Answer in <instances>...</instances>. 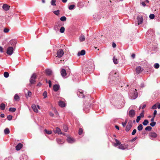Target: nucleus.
Masks as SVG:
<instances>
[{
	"label": "nucleus",
	"mask_w": 160,
	"mask_h": 160,
	"mask_svg": "<svg viewBox=\"0 0 160 160\" xmlns=\"http://www.w3.org/2000/svg\"><path fill=\"white\" fill-rule=\"evenodd\" d=\"M94 67L95 66L93 61L90 60L88 62L87 64L83 68L82 71L84 73H88L91 72H92Z\"/></svg>",
	"instance_id": "nucleus-1"
},
{
	"label": "nucleus",
	"mask_w": 160,
	"mask_h": 160,
	"mask_svg": "<svg viewBox=\"0 0 160 160\" xmlns=\"http://www.w3.org/2000/svg\"><path fill=\"white\" fill-rule=\"evenodd\" d=\"M138 97V93L137 92V90L135 89L133 91L131 92L129 94V98L131 99H135Z\"/></svg>",
	"instance_id": "nucleus-2"
},
{
	"label": "nucleus",
	"mask_w": 160,
	"mask_h": 160,
	"mask_svg": "<svg viewBox=\"0 0 160 160\" xmlns=\"http://www.w3.org/2000/svg\"><path fill=\"white\" fill-rule=\"evenodd\" d=\"M64 52L63 50L61 49H59L58 50L57 52V56L56 57H57L58 58H61L62 57V56L64 54Z\"/></svg>",
	"instance_id": "nucleus-3"
},
{
	"label": "nucleus",
	"mask_w": 160,
	"mask_h": 160,
	"mask_svg": "<svg viewBox=\"0 0 160 160\" xmlns=\"http://www.w3.org/2000/svg\"><path fill=\"white\" fill-rule=\"evenodd\" d=\"M14 48L12 47H9L7 49V53L9 55H11L13 53Z\"/></svg>",
	"instance_id": "nucleus-4"
},
{
	"label": "nucleus",
	"mask_w": 160,
	"mask_h": 160,
	"mask_svg": "<svg viewBox=\"0 0 160 160\" xmlns=\"http://www.w3.org/2000/svg\"><path fill=\"white\" fill-rule=\"evenodd\" d=\"M84 105L85 106L83 108V110L84 111L86 112H88L89 111V108L91 106V104L90 103H87L86 102H84Z\"/></svg>",
	"instance_id": "nucleus-5"
},
{
	"label": "nucleus",
	"mask_w": 160,
	"mask_h": 160,
	"mask_svg": "<svg viewBox=\"0 0 160 160\" xmlns=\"http://www.w3.org/2000/svg\"><path fill=\"white\" fill-rule=\"evenodd\" d=\"M137 20L138 21V24L139 25L142 24L143 21L142 17L141 15L138 16L137 18Z\"/></svg>",
	"instance_id": "nucleus-6"
},
{
	"label": "nucleus",
	"mask_w": 160,
	"mask_h": 160,
	"mask_svg": "<svg viewBox=\"0 0 160 160\" xmlns=\"http://www.w3.org/2000/svg\"><path fill=\"white\" fill-rule=\"evenodd\" d=\"M132 121H129L128 123V124L126 126L125 129V130L126 132H128L131 128L132 126Z\"/></svg>",
	"instance_id": "nucleus-7"
},
{
	"label": "nucleus",
	"mask_w": 160,
	"mask_h": 160,
	"mask_svg": "<svg viewBox=\"0 0 160 160\" xmlns=\"http://www.w3.org/2000/svg\"><path fill=\"white\" fill-rule=\"evenodd\" d=\"M135 111L132 109L130 110L128 112V115L131 118L133 117L135 115Z\"/></svg>",
	"instance_id": "nucleus-8"
},
{
	"label": "nucleus",
	"mask_w": 160,
	"mask_h": 160,
	"mask_svg": "<svg viewBox=\"0 0 160 160\" xmlns=\"http://www.w3.org/2000/svg\"><path fill=\"white\" fill-rule=\"evenodd\" d=\"M17 43V41L16 40L13 39L11 40L8 43L9 45L12 46V47H14Z\"/></svg>",
	"instance_id": "nucleus-9"
},
{
	"label": "nucleus",
	"mask_w": 160,
	"mask_h": 160,
	"mask_svg": "<svg viewBox=\"0 0 160 160\" xmlns=\"http://www.w3.org/2000/svg\"><path fill=\"white\" fill-rule=\"evenodd\" d=\"M128 145L124 144H120L118 146V148L122 150H124L128 148Z\"/></svg>",
	"instance_id": "nucleus-10"
},
{
	"label": "nucleus",
	"mask_w": 160,
	"mask_h": 160,
	"mask_svg": "<svg viewBox=\"0 0 160 160\" xmlns=\"http://www.w3.org/2000/svg\"><path fill=\"white\" fill-rule=\"evenodd\" d=\"M53 132L55 133H57L58 134H62L61 129L58 127H57L55 130H54Z\"/></svg>",
	"instance_id": "nucleus-11"
},
{
	"label": "nucleus",
	"mask_w": 160,
	"mask_h": 160,
	"mask_svg": "<svg viewBox=\"0 0 160 160\" xmlns=\"http://www.w3.org/2000/svg\"><path fill=\"white\" fill-rule=\"evenodd\" d=\"M67 141L68 143H72L75 142V140L73 138L68 137L67 138Z\"/></svg>",
	"instance_id": "nucleus-12"
},
{
	"label": "nucleus",
	"mask_w": 160,
	"mask_h": 160,
	"mask_svg": "<svg viewBox=\"0 0 160 160\" xmlns=\"http://www.w3.org/2000/svg\"><path fill=\"white\" fill-rule=\"evenodd\" d=\"M77 94L78 97H79L80 98H83L84 97V95L83 93V92L81 90H80V91H79L78 92Z\"/></svg>",
	"instance_id": "nucleus-13"
},
{
	"label": "nucleus",
	"mask_w": 160,
	"mask_h": 160,
	"mask_svg": "<svg viewBox=\"0 0 160 160\" xmlns=\"http://www.w3.org/2000/svg\"><path fill=\"white\" fill-rule=\"evenodd\" d=\"M60 88V86L58 85L55 84L53 86V89L55 92L57 91Z\"/></svg>",
	"instance_id": "nucleus-14"
},
{
	"label": "nucleus",
	"mask_w": 160,
	"mask_h": 160,
	"mask_svg": "<svg viewBox=\"0 0 160 160\" xmlns=\"http://www.w3.org/2000/svg\"><path fill=\"white\" fill-rule=\"evenodd\" d=\"M10 7L7 4H4L2 7V8L5 11L9 10Z\"/></svg>",
	"instance_id": "nucleus-15"
},
{
	"label": "nucleus",
	"mask_w": 160,
	"mask_h": 160,
	"mask_svg": "<svg viewBox=\"0 0 160 160\" xmlns=\"http://www.w3.org/2000/svg\"><path fill=\"white\" fill-rule=\"evenodd\" d=\"M58 104L62 108L66 106L65 103L62 101H60L58 102Z\"/></svg>",
	"instance_id": "nucleus-16"
},
{
	"label": "nucleus",
	"mask_w": 160,
	"mask_h": 160,
	"mask_svg": "<svg viewBox=\"0 0 160 160\" xmlns=\"http://www.w3.org/2000/svg\"><path fill=\"white\" fill-rule=\"evenodd\" d=\"M142 71V68L140 66L137 67L136 68V71L137 73L139 74Z\"/></svg>",
	"instance_id": "nucleus-17"
},
{
	"label": "nucleus",
	"mask_w": 160,
	"mask_h": 160,
	"mask_svg": "<svg viewBox=\"0 0 160 160\" xmlns=\"http://www.w3.org/2000/svg\"><path fill=\"white\" fill-rule=\"evenodd\" d=\"M22 144L21 143H19L16 146V149L17 150H19L22 148Z\"/></svg>",
	"instance_id": "nucleus-18"
},
{
	"label": "nucleus",
	"mask_w": 160,
	"mask_h": 160,
	"mask_svg": "<svg viewBox=\"0 0 160 160\" xmlns=\"http://www.w3.org/2000/svg\"><path fill=\"white\" fill-rule=\"evenodd\" d=\"M85 54V51L84 50H82L81 52H79L78 54V56H79L81 55H84Z\"/></svg>",
	"instance_id": "nucleus-19"
},
{
	"label": "nucleus",
	"mask_w": 160,
	"mask_h": 160,
	"mask_svg": "<svg viewBox=\"0 0 160 160\" xmlns=\"http://www.w3.org/2000/svg\"><path fill=\"white\" fill-rule=\"evenodd\" d=\"M149 135L150 137L153 138H155L157 137V134L155 132H151L149 133Z\"/></svg>",
	"instance_id": "nucleus-20"
},
{
	"label": "nucleus",
	"mask_w": 160,
	"mask_h": 160,
	"mask_svg": "<svg viewBox=\"0 0 160 160\" xmlns=\"http://www.w3.org/2000/svg\"><path fill=\"white\" fill-rule=\"evenodd\" d=\"M46 72L47 75H50L52 73V71L49 69H47L46 70Z\"/></svg>",
	"instance_id": "nucleus-21"
},
{
	"label": "nucleus",
	"mask_w": 160,
	"mask_h": 160,
	"mask_svg": "<svg viewBox=\"0 0 160 160\" xmlns=\"http://www.w3.org/2000/svg\"><path fill=\"white\" fill-rule=\"evenodd\" d=\"M61 75L62 77H64L66 76V70L64 69H62L61 71Z\"/></svg>",
	"instance_id": "nucleus-22"
},
{
	"label": "nucleus",
	"mask_w": 160,
	"mask_h": 160,
	"mask_svg": "<svg viewBox=\"0 0 160 160\" xmlns=\"http://www.w3.org/2000/svg\"><path fill=\"white\" fill-rule=\"evenodd\" d=\"M32 107L34 112H38V109L35 104H33L32 106Z\"/></svg>",
	"instance_id": "nucleus-23"
},
{
	"label": "nucleus",
	"mask_w": 160,
	"mask_h": 160,
	"mask_svg": "<svg viewBox=\"0 0 160 160\" xmlns=\"http://www.w3.org/2000/svg\"><path fill=\"white\" fill-rule=\"evenodd\" d=\"M115 141L116 142V143L114 144V146L115 147H117L118 145H120L121 144V142L117 139H115Z\"/></svg>",
	"instance_id": "nucleus-24"
},
{
	"label": "nucleus",
	"mask_w": 160,
	"mask_h": 160,
	"mask_svg": "<svg viewBox=\"0 0 160 160\" xmlns=\"http://www.w3.org/2000/svg\"><path fill=\"white\" fill-rule=\"evenodd\" d=\"M79 40L80 42H83L85 40V38L84 36L82 35H81L79 38Z\"/></svg>",
	"instance_id": "nucleus-25"
},
{
	"label": "nucleus",
	"mask_w": 160,
	"mask_h": 160,
	"mask_svg": "<svg viewBox=\"0 0 160 160\" xmlns=\"http://www.w3.org/2000/svg\"><path fill=\"white\" fill-rule=\"evenodd\" d=\"M5 107V105L4 103H2L0 105V108L2 110H4Z\"/></svg>",
	"instance_id": "nucleus-26"
},
{
	"label": "nucleus",
	"mask_w": 160,
	"mask_h": 160,
	"mask_svg": "<svg viewBox=\"0 0 160 160\" xmlns=\"http://www.w3.org/2000/svg\"><path fill=\"white\" fill-rule=\"evenodd\" d=\"M4 133L5 134H8L10 133V130L9 129L7 128H5L4 130Z\"/></svg>",
	"instance_id": "nucleus-27"
},
{
	"label": "nucleus",
	"mask_w": 160,
	"mask_h": 160,
	"mask_svg": "<svg viewBox=\"0 0 160 160\" xmlns=\"http://www.w3.org/2000/svg\"><path fill=\"white\" fill-rule=\"evenodd\" d=\"M113 62L115 64H117L118 63V59L115 58V56H114L113 58Z\"/></svg>",
	"instance_id": "nucleus-28"
},
{
	"label": "nucleus",
	"mask_w": 160,
	"mask_h": 160,
	"mask_svg": "<svg viewBox=\"0 0 160 160\" xmlns=\"http://www.w3.org/2000/svg\"><path fill=\"white\" fill-rule=\"evenodd\" d=\"M137 129L138 131H141L143 129L142 125L141 124L139 125V126L138 127Z\"/></svg>",
	"instance_id": "nucleus-29"
},
{
	"label": "nucleus",
	"mask_w": 160,
	"mask_h": 160,
	"mask_svg": "<svg viewBox=\"0 0 160 160\" xmlns=\"http://www.w3.org/2000/svg\"><path fill=\"white\" fill-rule=\"evenodd\" d=\"M149 122L148 120L145 119L142 122V124L144 126L147 125L148 123Z\"/></svg>",
	"instance_id": "nucleus-30"
},
{
	"label": "nucleus",
	"mask_w": 160,
	"mask_h": 160,
	"mask_svg": "<svg viewBox=\"0 0 160 160\" xmlns=\"http://www.w3.org/2000/svg\"><path fill=\"white\" fill-rule=\"evenodd\" d=\"M63 128L65 132H67L68 130V126L65 124L63 125Z\"/></svg>",
	"instance_id": "nucleus-31"
},
{
	"label": "nucleus",
	"mask_w": 160,
	"mask_h": 160,
	"mask_svg": "<svg viewBox=\"0 0 160 160\" xmlns=\"http://www.w3.org/2000/svg\"><path fill=\"white\" fill-rule=\"evenodd\" d=\"M32 93L30 91H28L27 94H26V97L27 98L31 96Z\"/></svg>",
	"instance_id": "nucleus-32"
},
{
	"label": "nucleus",
	"mask_w": 160,
	"mask_h": 160,
	"mask_svg": "<svg viewBox=\"0 0 160 160\" xmlns=\"http://www.w3.org/2000/svg\"><path fill=\"white\" fill-rule=\"evenodd\" d=\"M75 7V5H70L68 7V8L69 10H72Z\"/></svg>",
	"instance_id": "nucleus-33"
},
{
	"label": "nucleus",
	"mask_w": 160,
	"mask_h": 160,
	"mask_svg": "<svg viewBox=\"0 0 160 160\" xmlns=\"http://www.w3.org/2000/svg\"><path fill=\"white\" fill-rule=\"evenodd\" d=\"M4 76L5 78H7L9 76V74L8 72H6L4 73Z\"/></svg>",
	"instance_id": "nucleus-34"
},
{
	"label": "nucleus",
	"mask_w": 160,
	"mask_h": 160,
	"mask_svg": "<svg viewBox=\"0 0 160 160\" xmlns=\"http://www.w3.org/2000/svg\"><path fill=\"white\" fill-rule=\"evenodd\" d=\"M65 28L63 27H62L60 29V32L61 33H62L64 32Z\"/></svg>",
	"instance_id": "nucleus-35"
},
{
	"label": "nucleus",
	"mask_w": 160,
	"mask_h": 160,
	"mask_svg": "<svg viewBox=\"0 0 160 160\" xmlns=\"http://www.w3.org/2000/svg\"><path fill=\"white\" fill-rule=\"evenodd\" d=\"M16 110V109L15 108H10L9 109V111L10 112H14Z\"/></svg>",
	"instance_id": "nucleus-36"
},
{
	"label": "nucleus",
	"mask_w": 160,
	"mask_h": 160,
	"mask_svg": "<svg viewBox=\"0 0 160 160\" xmlns=\"http://www.w3.org/2000/svg\"><path fill=\"white\" fill-rule=\"evenodd\" d=\"M116 72H111L109 74V78H110L111 77H112L113 74L115 75L116 74Z\"/></svg>",
	"instance_id": "nucleus-37"
},
{
	"label": "nucleus",
	"mask_w": 160,
	"mask_h": 160,
	"mask_svg": "<svg viewBox=\"0 0 160 160\" xmlns=\"http://www.w3.org/2000/svg\"><path fill=\"white\" fill-rule=\"evenodd\" d=\"M14 98L15 100H18L19 99L18 95L17 94L15 95Z\"/></svg>",
	"instance_id": "nucleus-38"
},
{
	"label": "nucleus",
	"mask_w": 160,
	"mask_h": 160,
	"mask_svg": "<svg viewBox=\"0 0 160 160\" xmlns=\"http://www.w3.org/2000/svg\"><path fill=\"white\" fill-rule=\"evenodd\" d=\"M66 18L65 16H62L60 18V20L61 21H65L66 20Z\"/></svg>",
	"instance_id": "nucleus-39"
},
{
	"label": "nucleus",
	"mask_w": 160,
	"mask_h": 160,
	"mask_svg": "<svg viewBox=\"0 0 160 160\" xmlns=\"http://www.w3.org/2000/svg\"><path fill=\"white\" fill-rule=\"evenodd\" d=\"M55 2L56 0H52L51 2V4L52 6H55L56 5Z\"/></svg>",
	"instance_id": "nucleus-40"
},
{
	"label": "nucleus",
	"mask_w": 160,
	"mask_h": 160,
	"mask_svg": "<svg viewBox=\"0 0 160 160\" xmlns=\"http://www.w3.org/2000/svg\"><path fill=\"white\" fill-rule=\"evenodd\" d=\"M31 78L35 79L37 78V75L35 73H33L31 77Z\"/></svg>",
	"instance_id": "nucleus-41"
},
{
	"label": "nucleus",
	"mask_w": 160,
	"mask_h": 160,
	"mask_svg": "<svg viewBox=\"0 0 160 160\" xmlns=\"http://www.w3.org/2000/svg\"><path fill=\"white\" fill-rule=\"evenodd\" d=\"M152 129V128L150 126H148L145 128V130L146 131H150Z\"/></svg>",
	"instance_id": "nucleus-42"
},
{
	"label": "nucleus",
	"mask_w": 160,
	"mask_h": 160,
	"mask_svg": "<svg viewBox=\"0 0 160 160\" xmlns=\"http://www.w3.org/2000/svg\"><path fill=\"white\" fill-rule=\"evenodd\" d=\"M36 82L35 79L31 78L30 79V82L31 84H33Z\"/></svg>",
	"instance_id": "nucleus-43"
},
{
	"label": "nucleus",
	"mask_w": 160,
	"mask_h": 160,
	"mask_svg": "<svg viewBox=\"0 0 160 160\" xmlns=\"http://www.w3.org/2000/svg\"><path fill=\"white\" fill-rule=\"evenodd\" d=\"M154 66L155 68L158 69L159 68V65L158 63H156L154 64Z\"/></svg>",
	"instance_id": "nucleus-44"
},
{
	"label": "nucleus",
	"mask_w": 160,
	"mask_h": 160,
	"mask_svg": "<svg viewBox=\"0 0 160 160\" xmlns=\"http://www.w3.org/2000/svg\"><path fill=\"white\" fill-rule=\"evenodd\" d=\"M45 131V132L47 134H51L52 133V132L50 130V131H48L46 129H45L44 130Z\"/></svg>",
	"instance_id": "nucleus-45"
},
{
	"label": "nucleus",
	"mask_w": 160,
	"mask_h": 160,
	"mask_svg": "<svg viewBox=\"0 0 160 160\" xmlns=\"http://www.w3.org/2000/svg\"><path fill=\"white\" fill-rule=\"evenodd\" d=\"M53 13L55 15H58L59 14V10H58L57 11H54L53 12Z\"/></svg>",
	"instance_id": "nucleus-46"
},
{
	"label": "nucleus",
	"mask_w": 160,
	"mask_h": 160,
	"mask_svg": "<svg viewBox=\"0 0 160 160\" xmlns=\"http://www.w3.org/2000/svg\"><path fill=\"white\" fill-rule=\"evenodd\" d=\"M83 130L82 129L80 128L79 129L78 131V134L79 135H81L82 133Z\"/></svg>",
	"instance_id": "nucleus-47"
},
{
	"label": "nucleus",
	"mask_w": 160,
	"mask_h": 160,
	"mask_svg": "<svg viewBox=\"0 0 160 160\" xmlns=\"http://www.w3.org/2000/svg\"><path fill=\"white\" fill-rule=\"evenodd\" d=\"M54 29L56 31H57L58 30L59 28L57 25H55L54 26Z\"/></svg>",
	"instance_id": "nucleus-48"
},
{
	"label": "nucleus",
	"mask_w": 160,
	"mask_h": 160,
	"mask_svg": "<svg viewBox=\"0 0 160 160\" xmlns=\"http://www.w3.org/2000/svg\"><path fill=\"white\" fill-rule=\"evenodd\" d=\"M156 124V122H151L150 123V125L151 126L153 127H154L155 125Z\"/></svg>",
	"instance_id": "nucleus-49"
},
{
	"label": "nucleus",
	"mask_w": 160,
	"mask_h": 160,
	"mask_svg": "<svg viewBox=\"0 0 160 160\" xmlns=\"http://www.w3.org/2000/svg\"><path fill=\"white\" fill-rule=\"evenodd\" d=\"M154 17H155V16L154 14H150L149 15V18L150 19H153L154 18Z\"/></svg>",
	"instance_id": "nucleus-50"
},
{
	"label": "nucleus",
	"mask_w": 160,
	"mask_h": 160,
	"mask_svg": "<svg viewBox=\"0 0 160 160\" xmlns=\"http://www.w3.org/2000/svg\"><path fill=\"white\" fill-rule=\"evenodd\" d=\"M47 92L46 91H45L44 92L43 95L44 97V98H46L47 97Z\"/></svg>",
	"instance_id": "nucleus-51"
},
{
	"label": "nucleus",
	"mask_w": 160,
	"mask_h": 160,
	"mask_svg": "<svg viewBox=\"0 0 160 160\" xmlns=\"http://www.w3.org/2000/svg\"><path fill=\"white\" fill-rule=\"evenodd\" d=\"M12 117L11 115H8L7 117V119L8 120H11L12 119Z\"/></svg>",
	"instance_id": "nucleus-52"
},
{
	"label": "nucleus",
	"mask_w": 160,
	"mask_h": 160,
	"mask_svg": "<svg viewBox=\"0 0 160 160\" xmlns=\"http://www.w3.org/2000/svg\"><path fill=\"white\" fill-rule=\"evenodd\" d=\"M140 119H141L140 116H138L137 117V118L136 119V122L137 123H138L139 122V121L140 120Z\"/></svg>",
	"instance_id": "nucleus-53"
},
{
	"label": "nucleus",
	"mask_w": 160,
	"mask_h": 160,
	"mask_svg": "<svg viewBox=\"0 0 160 160\" xmlns=\"http://www.w3.org/2000/svg\"><path fill=\"white\" fill-rule=\"evenodd\" d=\"M57 142L61 144L62 142H63L60 139H57Z\"/></svg>",
	"instance_id": "nucleus-54"
},
{
	"label": "nucleus",
	"mask_w": 160,
	"mask_h": 160,
	"mask_svg": "<svg viewBox=\"0 0 160 160\" xmlns=\"http://www.w3.org/2000/svg\"><path fill=\"white\" fill-rule=\"evenodd\" d=\"M136 132H137L136 130V129H134L133 130V131H132V135H134L136 133Z\"/></svg>",
	"instance_id": "nucleus-55"
},
{
	"label": "nucleus",
	"mask_w": 160,
	"mask_h": 160,
	"mask_svg": "<svg viewBox=\"0 0 160 160\" xmlns=\"http://www.w3.org/2000/svg\"><path fill=\"white\" fill-rule=\"evenodd\" d=\"M157 104H154V105H153L152 107V109H156L157 108Z\"/></svg>",
	"instance_id": "nucleus-56"
},
{
	"label": "nucleus",
	"mask_w": 160,
	"mask_h": 160,
	"mask_svg": "<svg viewBox=\"0 0 160 160\" xmlns=\"http://www.w3.org/2000/svg\"><path fill=\"white\" fill-rule=\"evenodd\" d=\"M127 123V121L126 120V121L125 122H122V125L123 127H124L126 126Z\"/></svg>",
	"instance_id": "nucleus-57"
},
{
	"label": "nucleus",
	"mask_w": 160,
	"mask_h": 160,
	"mask_svg": "<svg viewBox=\"0 0 160 160\" xmlns=\"http://www.w3.org/2000/svg\"><path fill=\"white\" fill-rule=\"evenodd\" d=\"M9 30L8 29L5 28L4 29V32H5L7 33L8 32Z\"/></svg>",
	"instance_id": "nucleus-58"
},
{
	"label": "nucleus",
	"mask_w": 160,
	"mask_h": 160,
	"mask_svg": "<svg viewBox=\"0 0 160 160\" xmlns=\"http://www.w3.org/2000/svg\"><path fill=\"white\" fill-rule=\"evenodd\" d=\"M144 111H143V112H141L139 116H140V118L144 117V115L143 113Z\"/></svg>",
	"instance_id": "nucleus-59"
},
{
	"label": "nucleus",
	"mask_w": 160,
	"mask_h": 160,
	"mask_svg": "<svg viewBox=\"0 0 160 160\" xmlns=\"http://www.w3.org/2000/svg\"><path fill=\"white\" fill-rule=\"evenodd\" d=\"M137 138V137H135L133 138L131 140V141L132 142H133L134 141H135L136 140Z\"/></svg>",
	"instance_id": "nucleus-60"
},
{
	"label": "nucleus",
	"mask_w": 160,
	"mask_h": 160,
	"mask_svg": "<svg viewBox=\"0 0 160 160\" xmlns=\"http://www.w3.org/2000/svg\"><path fill=\"white\" fill-rule=\"evenodd\" d=\"M157 111L156 110H155L154 111V112H153V117H154V118L155 117V116H156V114H157Z\"/></svg>",
	"instance_id": "nucleus-61"
},
{
	"label": "nucleus",
	"mask_w": 160,
	"mask_h": 160,
	"mask_svg": "<svg viewBox=\"0 0 160 160\" xmlns=\"http://www.w3.org/2000/svg\"><path fill=\"white\" fill-rule=\"evenodd\" d=\"M49 86L50 88H51L52 86V83L51 81L49 80L48 81Z\"/></svg>",
	"instance_id": "nucleus-62"
},
{
	"label": "nucleus",
	"mask_w": 160,
	"mask_h": 160,
	"mask_svg": "<svg viewBox=\"0 0 160 160\" xmlns=\"http://www.w3.org/2000/svg\"><path fill=\"white\" fill-rule=\"evenodd\" d=\"M141 4L142 5L143 7H145L146 6L145 3L144 2H142Z\"/></svg>",
	"instance_id": "nucleus-63"
},
{
	"label": "nucleus",
	"mask_w": 160,
	"mask_h": 160,
	"mask_svg": "<svg viewBox=\"0 0 160 160\" xmlns=\"http://www.w3.org/2000/svg\"><path fill=\"white\" fill-rule=\"evenodd\" d=\"M151 30H148L147 31V33H146V35H149V34L151 32Z\"/></svg>",
	"instance_id": "nucleus-64"
}]
</instances>
